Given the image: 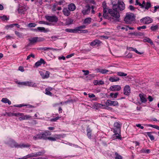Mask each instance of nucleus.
I'll return each instance as SVG.
<instances>
[{
  "mask_svg": "<svg viewBox=\"0 0 159 159\" xmlns=\"http://www.w3.org/2000/svg\"><path fill=\"white\" fill-rule=\"evenodd\" d=\"M108 13L113 17L112 22H116L120 21V16L119 12L117 9V4H114L113 5L112 8L108 9Z\"/></svg>",
  "mask_w": 159,
  "mask_h": 159,
  "instance_id": "obj_1",
  "label": "nucleus"
},
{
  "mask_svg": "<svg viewBox=\"0 0 159 159\" xmlns=\"http://www.w3.org/2000/svg\"><path fill=\"white\" fill-rule=\"evenodd\" d=\"M134 19L135 16L133 14L127 13L124 18V21L126 24H130L134 21Z\"/></svg>",
  "mask_w": 159,
  "mask_h": 159,
  "instance_id": "obj_2",
  "label": "nucleus"
},
{
  "mask_svg": "<svg viewBox=\"0 0 159 159\" xmlns=\"http://www.w3.org/2000/svg\"><path fill=\"white\" fill-rule=\"evenodd\" d=\"M114 126L116 128V129H113V132L115 133V134L116 135V137L117 138L120 139V135L119 134L120 133V127L121 125L118 122H116L114 124Z\"/></svg>",
  "mask_w": 159,
  "mask_h": 159,
  "instance_id": "obj_3",
  "label": "nucleus"
},
{
  "mask_svg": "<svg viewBox=\"0 0 159 159\" xmlns=\"http://www.w3.org/2000/svg\"><path fill=\"white\" fill-rule=\"evenodd\" d=\"M105 104L107 107H105V109H108V106L111 105L114 106H117L118 105V102L117 101H112L109 99H108L107 100Z\"/></svg>",
  "mask_w": 159,
  "mask_h": 159,
  "instance_id": "obj_4",
  "label": "nucleus"
},
{
  "mask_svg": "<svg viewBox=\"0 0 159 159\" xmlns=\"http://www.w3.org/2000/svg\"><path fill=\"white\" fill-rule=\"evenodd\" d=\"M45 18L46 20L49 22H57L58 20V18L56 16H46Z\"/></svg>",
  "mask_w": 159,
  "mask_h": 159,
  "instance_id": "obj_5",
  "label": "nucleus"
},
{
  "mask_svg": "<svg viewBox=\"0 0 159 159\" xmlns=\"http://www.w3.org/2000/svg\"><path fill=\"white\" fill-rule=\"evenodd\" d=\"M152 20L149 17H145L140 20L141 23L145 24H149L152 23Z\"/></svg>",
  "mask_w": 159,
  "mask_h": 159,
  "instance_id": "obj_6",
  "label": "nucleus"
},
{
  "mask_svg": "<svg viewBox=\"0 0 159 159\" xmlns=\"http://www.w3.org/2000/svg\"><path fill=\"white\" fill-rule=\"evenodd\" d=\"M28 40L29 43L27 45V46H30L33 45L37 43L36 37L30 38Z\"/></svg>",
  "mask_w": 159,
  "mask_h": 159,
  "instance_id": "obj_7",
  "label": "nucleus"
},
{
  "mask_svg": "<svg viewBox=\"0 0 159 159\" xmlns=\"http://www.w3.org/2000/svg\"><path fill=\"white\" fill-rule=\"evenodd\" d=\"M117 4V9L118 8L120 11H122L125 8V5L124 3L121 1L118 2Z\"/></svg>",
  "mask_w": 159,
  "mask_h": 159,
  "instance_id": "obj_8",
  "label": "nucleus"
},
{
  "mask_svg": "<svg viewBox=\"0 0 159 159\" xmlns=\"http://www.w3.org/2000/svg\"><path fill=\"white\" fill-rule=\"evenodd\" d=\"M130 93V88L129 85H125L124 88V94L125 95L128 96Z\"/></svg>",
  "mask_w": 159,
  "mask_h": 159,
  "instance_id": "obj_9",
  "label": "nucleus"
},
{
  "mask_svg": "<svg viewBox=\"0 0 159 159\" xmlns=\"http://www.w3.org/2000/svg\"><path fill=\"white\" fill-rule=\"evenodd\" d=\"M140 101L142 103H145L147 101V96L142 93L139 94Z\"/></svg>",
  "mask_w": 159,
  "mask_h": 159,
  "instance_id": "obj_10",
  "label": "nucleus"
},
{
  "mask_svg": "<svg viewBox=\"0 0 159 159\" xmlns=\"http://www.w3.org/2000/svg\"><path fill=\"white\" fill-rule=\"evenodd\" d=\"M121 89V87L119 85H114L110 87V90L112 91H119Z\"/></svg>",
  "mask_w": 159,
  "mask_h": 159,
  "instance_id": "obj_11",
  "label": "nucleus"
},
{
  "mask_svg": "<svg viewBox=\"0 0 159 159\" xmlns=\"http://www.w3.org/2000/svg\"><path fill=\"white\" fill-rule=\"evenodd\" d=\"M107 11L104 10V11H103V17L105 19H107L108 20H109L111 21H112V20H113V19L111 17H110L108 15V13H107Z\"/></svg>",
  "mask_w": 159,
  "mask_h": 159,
  "instance_id": "obj_12",
  "label": "nucleus"
},
{
  "mask_svg": "<svg viewBox=\"0 0 159 159\" xmlns=\"http://www.w3.org/2000/svg\"><path fill=\"white\" fill-rule=\"evenodd\" d=\"M44 153V152H39L34 154L32 153L30 154H29L27 156L28 157H36L37 156H39L42 155Z\"/></svg>",
  "mask_w": 159,
  "mask_h": 159,
  "instance_id": "obj_13",
  "label": "nucleus"
},
{
  "mask_svg": "<svg viewBox=\"0 0 159 159\" xmlns=\"http://www.w3.org/2000/svg\"><path fill=\"white\" fill-rule=\"evenodd\" d=\"M41 134L42 138L45 139L47 140L48 139V138L46 137L48 136H50L51 134L48 131H45L43 133H41Z\"/></svg>",
  "mask_w": 159,
  "mask_h": 159,
  "instance_id": "obj_14",
  "label": "nucleus"
},
{
  "mask_svg": "<svg viewBox=\"0 0 159 159\" xmlns=\"http://www.w3.org/2000/svg\"><path fill=\"white\" fill-rule=\"evenodd\" d=\"M86 10H83L82 12L84 15L88 14L90 12L91 7L90 6L87 4L85 6Z\"/></svg>",
  "mask_w": 159,
  "mask_h": 159,
  "instance_id": "obj_15",
  "label": "nucleus"
},
{
  "mask_svg": "<svg viewBox=\"0 0 159 159\" xmlns=\"http://www.w3.org/2000/svg\"><path fill=\"white\" fill-rule=\"evenodd\" d=\"M46 62L44 61V60L42 59H40V60L35 63V66L36 67H38L40 66L42 64L44 65L45 64Z\"/></svg>",
  "mask_w": 159,
  "mask_h": 159,
  "instance_id": "obj_16",
  "label": "nucleus"
},
{
  "mask_svg": "<svg viewBox=\"0 0 159 159\" xmlns=\"http://www.w3.org/2000/svg\"><path fill=\"white\" fill-rule=\"evenodd\" d=\"M68 8L69 11H74L76 7L74 4L71 3L68 5Z\"/></svg>",
  "mask_w": 159,
  "mask_h": 159,
  "instance_id": "obj_17",
  "label": "nucleus"
},
{
  "mask_svg": "<svg viewBox=\"0 0 159 159\" xmlns=\"http://www.w3.org/2000/svg\"><path fill=\"white\" fill-rule=\"evenodd\" d=\"M62 12L64 15L65 16H68L70 14V11L67 8H64L63 9Z\"/></svg>",
  "mask_w": 159,
  "mask_h": 159,
  "instance_id": "obj_18",
  "label": "nucleus"
},
{
  "mask_svg": "<svg viewBox=\"0 0 159 159\" xmlns=\"http://www.w3.org/2000/svg\"><path fill=\"white\" fill-rule=\"evenodd\" d=\"M120 80L119 78L117 77H112L109 79V80L111 82H116Z\"/></svg>",
  "mask_w": 159,
  "mask_h": 159,
  "instance_id": "obj_19",
  "label": "nucleus"
},
{
  "mask_svg": "<svg viewBox=\"0 0 159 159\" xmlns=\"http://www.w3.org/2000/svg\"><path fill=\"white\" fill-rule=\"evenodd\" d=\"M148 136L150 138L151 140H153L154 139V138L152 134H156L155 132H148L146 133Z\"/></svg>",
  "mask_w": 159,
  "mask_h": 159,
  "instance_id": "obj_20",
  "label": "nucleus"
},
{
  "mask_svg": "<svg viewBox=\"0 0 159 159\" xmlns=\"http://www.w3.org/2000/svg\"><path fill=\"white\" fill-rule=\"evenodd\" d=\"M143 42H147L151 45H153V43L152 41L148 38L146 37L143 39Z\"/></svg>",
  "mask_w": 159,
  "mask_h": 159,
  "instance_id": "obj_21",
  "label": "nucleus"
},
{
  "mask_svg": "<svg viewBox=\"0 0 159 159\" xmlns=\"http://www.w3.org/2000/svg\"><path fill=\"white\" fill-rule=\"evenodd\" d=\"M74 20L70 18H68L66 20V25H70L73 23Z\"/></svg>",
  "mask_w": 159,
  "mask_h": 159,
  "instance_id": "obj_22",
  "label": "nucleus"
},
{
  "mask_svg": "<svg viewBox=\"0 0 159 159\" xmlns=\"http://www.w3.org/2000/svg\"><path fill=\"white\" fill-rule=\"evenodd\" d=\"M67 32L73 33H78V30L76 29H67L65 30Z\"/></svg>",
  "mask_w": 159,
  "mask_h": 159,
  "instance_id": "obj_23",
  "label": "nucleus"
},
{
  "mask_svg": "<svg viewBox=\"0 0 159 159\" xmlns=\"http://www.w3.org/2000/svg\"><path fill=\"white\" fill-rule=\"evenodd\" d=\"M40 49H42V50H43L44 51H45L47 50H48V49L52 50H54V51L60 50H61V49H57L53 48H48V47L41 48H40Z\"/></svg>",
  "mask_w": 159,
  "mask_h": 159,
  "instance_id": "obj_24",
  "label": "nucleus"
},
{
  "mask_svg": "<svg viewBox=\"0 0 159 159\" xmlns=\"http://www.w3.org/2000/svg\"><path fill=\"white\" fill-rule=\"evenodd\" d=\"M92 19L90 17L85 18L84 21V24H89L91 21Z\"/></svg>",
  "mask_w": 159,
  "mask_h": 159,
  "instance_id": "obj_25",
  "label": "nucleus"
},
{
  "mask_svg": "<svg viewBox=\"0 0 159 159\" xmlns=\"http://www.w3.org/2000/svg\"><path fill=\"white\" fill-rule=\"evenodd\" d=\"M19 144L15 141H12L10 144V146L12 148L14 147L18 148L19 147Z\"/></svg>",
  "mask_w": 159,
  "mask_h": 159,
  "instance_id": "obj_26",
  "label": "nucleus"
},
{
  "mask_svg": "<svg viewBox=\"0 0 159 159\" xmlns=\"http://www.w3.org/2000/svg\"><path fill=\"white\" fill-rule=\"evenodd\" d=\"M127 50H129V49H131L132 51H134L136 53L139 54H141L143 53V52H138L136 48H134L132 47L131 48L127 47Z\"/></svg>",
  "mask_w": 159,
  "mask_h": 159,
  "instance_id": "obj_27",
  "label": "nucleus"
},
{
  "mask_svg": "<svg viewBox=\"0 0 159 159\" xmlns=\"http://www.w3.org/2000/svg\"><path fill=\"white\" fill-rule=\"evenodd\" d=\"M2 101L4 103H7L8 104L10 105L11 104V102L9 101L8 99L7 98H3L2 100Z\"/></svg>",
  "mask_w": 159,
  "mask_h": 159,
  "instance_id": "obj_28",
  "label": "nucleus"
},
{
  "mask_svg": "<svg viewBox=\"0 0 159 159\" xmlns=\"http://www.w3.org/2000/svg\"><path fill=\"white\" fill-rule=\"evenodd\" d=\"M150 29L152 31H155L158 29V26L157 25H153L151 27Z\"/></svg>",
  "mask_w": 159,
  "mask_h": 159,
  "instance_id": "obj_29",
  "label": "nucleus"
},
{
  "mask_svg": "<svg viewBox=\"0 0 159 159\" xmlns=\"http://www.w3.org/2000/svg\"><path fill=\"white\" fill-rule=\"evenodd\" d=\"M19 118V120H25V119H27L28 118H29L30 117L29 116H23V115H22Z\"/></svg>",
  "mask_w": 159,
  "mask_h": 159,
  "instance_id": "obj_30",
  "label": "nucleus"
},
{
  "mask_svg": "<svg viewBox=\"0 0 159 159\" xmlns=\"http://www.w3.org/2000/svg\"><path fill=\"white\" fill-rule=\"evenodd\" d=\"M102 7L103 8V11L104 10L108 11V9L107 7V3L106 2L104 1L102 3Z\"/></svg>",
  "mask_w": 159,
  "mask_h": 159,
  "instance_id": "obj_31",
  "label": "nucleus"
},
{
  "mask_svg": "<svg viewBox=\"0 0 159 159\" xmlns=\"http://www.w3.org/2000/svg\"><path fill=\"white\" fill-rule=\"evenodd\" d=\"M118 75L120 76H125L127 75V74L121 72H118L117 73Z\"/></svg>",
  "mask_w": 159,
  "mask_h": 159,
  "instance_id": "obj_32",
  "label": "nucleus"
},
{
  "mask_svg": "<svg viewBox=\"0 0 159 159\" xmlns=\"http://www.w3.org/2000/svg\"><path fill=\"white\" fill-rule=\"evenodd\" d=\"M115 155H116V157H115V159H122V157L117 152H116L115 153Z\"/></svg>",
  "mask_w": 159,
  "mask_h": 159,
  "instance_id": "obj_33",
  "label": "nucleus"
},
{
  "mask_svg": "<svg viewBox=\"0 0 159 159\" xmlns=\"http://www.w3.org/2000/svg\"><path fill=\"white\" fill-rule=\"evenodd\" d=\"M30 146V145L29 144H20L19 145V147L22 148H25V147H29Z\"/></svg>",
  "mask_w": 159,
  "mask_h": 159,
  "instance_id": "obj_34",
  "label": "nucleus"
},
{
  "mask_svg": "<svg viewBox=\"0 0 159 159\" xmlns=\"http://www.w3.org/2000/svg\"><path fill=\"white\" fill-rule=\"evenodd\" d=\"M151 6V4L149 2H147L145 5L144 7L143 8H144L146 9H148Z\"/></svg>",
  "mask_w": 159,
  "mask_h": 159,
  "instance_id": "obj_35",
  "label": "nucleus"
},
{
  "mask_svg": "<svg viewBox=\"0 0 159 159\" xmlns=\"http://www.w3.org/2000/svg\"><path fill=\"white\" fill-rule=\"evenodd\" d=\"M36 39H37V42H42L43 41L45 40V39L43 38L42 37H36Z\"/></svg>",
  "mask_w": 159,
  "mask_h": 159,
  "instance_id": "obj_36",
  "label": "nucleus"
},
{
  "mask_svg": "<svg viewBox=\"0 0 159 159\" xmlns=\"http://www.w3.org/2000/svg\"><path fill=\"white\" fill-rule=\"evenodd\" d=\"M141 152L142 153H148L150 152V151L149 149L145 150L144 149H142L141 150Z\"/></svg>",
  "mask_w": 159,
  "mask_h": 159,
  "instance_id": "obj_37",
  "label": "nucleus"
},
{
  "mask_svg": "<svg viewBox=\"0 0 159 159\" xmlns=\"http://www.w3.org/2000/svg\"><path fill=\"white\" fill-rule=\"evenodd\" d=\"M15 33L19 38H22V34L19 32L17 31H15Z\"/></svg>",
  "mask_w": 159,
  "mask_h": 159,
  "instance_id": "obj_38",
  "label": "nucleus"
},
{
  "mask_svg": "<svg viewBox=\"0 0 159 159\" xmlns=\"http://www.w3.org/2000/svg\"><path fill=\"white\" fill-rule=\"evenodd\" d=\"M109 70L105 69H101L100 72L102 74H105L108 72Z\"/></svg>",
  "mask_w": 159,
  "mask_h": 159,
  "instance_id": "obj_39",
  "label": "nucleus"
},
{
  "mask_svg": "<svg viewBox=\"0 0 159 159\" xmlns=\"http://www.w3.org/2000/svg\"><path fill=\"white\" fill-rule=\"evenodd\" d=\"M95 106L96 107V109H97L98 108L101 107V106H105L104 105H103L101 104L97 103H96L95 104Z\"/></svg>",
  "mask_w": 159,
  "mask_h": 159,
  "instance_id": "obj_40",
  "label": "nucleus"
},
{
  "mask_svg": "<svg viewBox=\"0 0 159 159\" xmlns=\"http://www.w3.org/2000/svg\"><path fill=\"white\" fill-rule=\"evenodd\" d=\"M97 41L98 42V40H95V41H94L91 42L90 43V45L91 46H95L97 43Z\"/></svg>",
  "mask_w": 159,
  "mask_h": 159,
  "instance_id": "obj_41",
  "label": "nucleus"
},
{
  "mask_svg": "<svg viewBox=\"0 0 159 159\" xmlns=\"http://www.w3.org/2000/svg\"><path fill=\"white\" fill-rule=\"evenodd\" d=\"M86 27V26L85 25H82L81 26H80L79 27H77V30H78V32L79 31H81L80 30V29H84Z\"/></svg>",
  "mask_w": 159,
  "mask_h": 159,
  "instance_id": "obj_42",
  "label": "nucleus"
},
{
  "mask_svg": "<svg viewBox=\"0 0 159 159\" xmlns=\"http://www.w3.org/2000/svg\"><path fill=\"white\" fill-rule=\"evenodd\" d=\"M1 18L3 21H4L5 20H8V18L6 16L3 15L2 16L0 17Z\"/></svg>",
  "mask_w": 159,
  "mask_h": 159,
  "instance_id": "obj_43",
  "label": "nucleus"
},
{
  "mask_svg": "<svg viewBox=\"0 0 159 159\" xmlns=\"http://www.w3.org/2000/svg\"><path fill=\"white\" fill-rule=\"evenodd\" d=\"M36 24H35L34 23H29L28 26L30 27H34L36 26Z\"/></svg>",
  "mask_w": 159,
  "mask_h": 159,
  "instance_id": "obj_44",
  "label": "nucleus"
},
{
  "mask_svg": "<svg viewBox=\"0 0 159 159\" xmlns=\"http://www.w3.org/2000/svg\"><path fill=\"white\" fill-rule=\"evenodd\" d=\"M50 89V88H47L46 89V94L48 95L51 94L52 93L48 90Z\"/></svg>",
  "mask_w": 159,
  "mask_h": 159,
  "instance_id": "obj_45",
  "label": "nucleus"
},
{
  "mask_svg": "<svg viewBox=\"0 0 159 159\" xmlns=\"http://www.w3.org/2000/svg\"><path fill=\"white\" fill-rule=\"evenodd\" d=\"M82 71L84 73V75H88L89 73V71L88 70H83Z\"/></svg>",
  "mask_w": 159,
  "mask_h": 159,
  "instance_id": "obj_46",
  "label": "nucleus"
},
{
  "mask_svg": "<svg viewBox=\"0 0 159 159\" xmlns=\"http://www.w3.org/2000/svg\"><path fill=\"white\" fill-rule=\"evenodd\" d=\"M48 139L52 141H56V139L54 138V136L53 137H48Z\"/></svg>",
  "mask_w": 159,
  "mask_h": 159,
  "instance_id": "obj_47",
  "label": "nucleus"
},
{
  "mask_svg": "<svg viewBox=\"0 0 159 159\" xmlns=\"http://www.w3.org/2000/svg\"><path fill=\"white\" fill-rule=\"evenodd\" d=\"M146 28V26H142L137 27V29L139 30H141V29H145Z\"/></svg>",
  "mask_w": 159,
  "mask_h": 159,
  "instance_id": "obj_48",
  "label": "nucleus"
},
{
  "mask_svg": "<svg viewBox=\"0 0 159 159\" xmlns=\"http://www.w3.org/2000/svg\"><path fill=\"white\" fill-rule=\"evenodd\" d=\"M148 125V126L149 127H153V128L156 129H158V126L157 125Z\"/></svg>",
  "mask_w": 159,
  "mask_h": 159,
  "instance_id": "obj_49",
  "label": "nucleus"
},
{
  "mask_svg": "<svg viewBox=\"0 0 159 159\" xmlns=\"http://www.w3.org/2000/svg\"><path fill=\"white\" fill-rule=\"evenodd\" d=\"M45 78H48L49 76V72L48 71H46L45 74Z\"/></svg>",
  "mask_w": 159,
  "mask_h": 159,
  "instance_id": "obj_50",
  "label": "nucleus"
},
{
  "mask_svg": "<svg viewBox=\"0 0 159 159\" xmlns=\"http://www.w3.org/2000/svg\"><path fill=\"white\" fill-rule=\"evenodd\" d=\"M61 135L56 134L54 135V137L56 140L57 139H60L61 137Z\"/></svg>",
  "mask_w": 159,
  "mask_h": 159,
  "instance_id": "obj_51",
  "label": "nucleus"
},
{
  "mask_svg": "<svg viewBox=\"0 0 159 159\" xmlns=\"http://www.w3.org/2000/svg\"><path fill=\"white\" fill-rule=\"evenodd\" d=\"M65 2L64 0H60L57 2V4L59 5H61Z\"/></svg>",
  "mask_w": 159,
  "mask_h": 159,
  "instance_id": "obj_52",
  "label": "nucleus"
},
{
  "mask_svg": "<svg viewBox=\"0 0 159 159\" xmlns=\"http://www.w3.org/2000/svg\"><path fill=\"white\" fill-rule=\"evenodd\" d=\"M59 118H60L59 117H57L56 118H52L51 120V121H56V120L58 119Z\"/></svg>",
  "mask_w": 159,
  "mask_h": 159,
  "instance_id": "obj_53",
  "label": "nucleus"
},
{
  "mask_svg": "<svg viewBox=\"0 0 159 159\" xmlns=\"http://www.w3.org/2000/svg\"><path fill=\"white\" fill-rule=\"evenodd\" d=\"M148 99L149 100V102H152L153 101V98H152V97L151 96H149L148 97Z\"/></svg>",
  "mask_w": 159,
  "mask_h": 159,
  "instance_id": "obj_54",
  "label": "nucleus"
},
{
  "mask_svg": "<svg viewBox=\"0 0 159 159\" xmlns=\"http://www.w3.org/2000/svg\"><path fill=\"white\" fill-rule=\"evenodd\" d=\"M37 29L39 31H44L45 30V29L44 27H38Z\"/></svg>",
  "mask_w": 159,
  "mask_h": 159,
  "instance_id": "obj_55",
  "label": "nucleus"
},
{
  "mask_svg": "<svg viewBox=\"0 0 159 159\" xmlns=\"http://www.w3.org/2000/svg\"><path fill=\"white\" fill-rule=\"evenodd\" d=\"M136 126L142 129H143L144 128V127L143 126H141V125L140 124H136Z\"/></svg>",
  "mask_w": 159,
  "mask_h": 159,
  "instance_id": "obj_56",
  "label": "nucleus"
},
{
  "mask_svg": "<svg viewBox=\"0 0 159 159\" xmlns=\"http://www.w3.org/2000/svg\"><path fill=\"white\" fill-rule=\"evenodd\" d=\"M18 70H20L21 72H23L24 71V68L22 66H21L19 67Z\"/></svg>",
  "mask_w": 159,
  "mask_h": 159,
  "instance_id": "obj_57",
  "label": "nucleus"
},
{
  "mask_svg": "<svg viewBox=\"0 0 159 159\" xmlns=\"http://www.w3.org/2000/svg\"><path fill=\"white\" fill-rule=\"evenodd\" d=\"M87 133H91L92 130L90 129L88 127L87 129Z\"/></svg>",
  "mask_w": 159,
  "mask_h": 159,
  "instance_id": "obj_58",
  "label": "nucleus"
},
{
  "mask_svg": "<svg viewBox=\"0 0 159 159\" xmlns=\"http://www.w3.org/2000/svg\"><path fill=\"white\" fill-rule=\"evenodd\" d=\"M98 83L99 85L103 84H104V82L102 80H99L98 81Z\"/></svg>",
  "mask_w": 159,
  "mask_h": 159,
  "instance_id": "obj_59",
  "label": "nucleus"
},
{
  "mask_svg": "<svg viewBox=\"0 0 159 159\" xmlns=\"http://www.w3.org/2000/svg\"><path fill=\"white\" fill-rule=\"evenodd\" d=\"M40 75H41L42 77L43 78V79H44L45 78V74L43 73V72H40Z\"/></svg>",
  "mask_w": 159,
  "mask_h": 159,
  "instance_id": "obj_60",
  "label": "nucleus"
},
{
  "mask_svg": "<svg viewBox=\"0 0 159 159\" xmlns=\"http://www.w3.org/2000/svg\"><path fill=\"white\" fill-rule=\"evenodd\" d=\"M74 53H72L70 55H68L66 56V58H70V57H72V56H74Z\"/></svg>",
  "mask_w": 159,
  "mask_h": 159,
  "instance_id": "obj_61",
  "label": "nucleus"
},
{
  "mask_svg": "<svg viewBox=\"0 0 159 159\" xmlns=\"http://www.w3.org/2000/svg\"><path fill=\"white\" fill-rule=\"evenodd\" d=\"M135 5H139L141 7V6H142V5H141V3H140L138 1V0H136V4H135Z\"/></svg>",
  "mask_w": 159,
  "mask_h": 159,
  "instance_id": "obj_62",
  "label": "nucleus"
},
{
  "mask_svg": "<svg viewBox=\"0 0 159 159\" xmlns=\"http://www.w3.org/2000/svg\"><path fill=\"white\" fill-rule=\"evenodd\" d=\"M51 38L53 39L54 40H56L57 39V36H53L51 37Z\"/></svg>",
  "mask_w": 159,
  "mask_h": 159,
  "instance_id": "obj_63",
  "label": "nucleus"
},
{
  "mask_svg": "<svg viewBox=\"0 0 159 159\" xmlns=\"http://www.w3.org/2000/svg\"><path fill=\"white\" fill-rule=\"evenodd\" d=\"M146 3H145V2L144 1H143V2L141 4V5H142V6H141V7L142 8H143L144 7V6H145Z\"/></svg>",
  "mask_w": 159,
  "mask_h": 159,
  "instance_id": "obj_64",
  "label": "nucleus"
}]
</instances>
